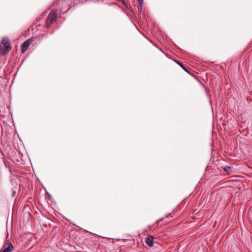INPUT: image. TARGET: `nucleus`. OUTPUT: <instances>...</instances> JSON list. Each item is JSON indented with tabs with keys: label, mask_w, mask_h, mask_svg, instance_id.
Returning a JSON list of instances; mask_svg holds the SVG:
<instances>
[{
	"label": "nucleus",
	"mask_w": 252,
	"mask_h": 252,
	"mask_svg": "<svg viewBox=\"0 0 252 252\" xmlns=\"http://www.w3.org/2000/svg\"><path fill=\"white\" fill-rule=\"evenodd\" d=\"M11 49L10 39L7 37H3L0 43V53L5 56L9 53Z\"/></svg>",
	"instance_id": "obj_1"
},
{
	"label": "nucleus",
	"mask_w": 252,
	"mask_h": 252,
	"mask_svg": "<svg viewBox=\"0 0 252 252\" xmlns=\"http://www.w3.org/2000/svg\"><path fill=\"white\" fill-rule=\"evenodd\" d=\"M57 11L56 10H53L50 12L45 21V23L47 27H49L54 21H56L57 19Z\"/></svg>",
	"instance_id": "obj_2"
},
{
	"label": "nucleus",
	"mask_w": 252,
	"mask_h": 252,
	"mask_svg": "<svg viewBox=\"0 0 252 252\" xmlns=\"http://www.w3.org/2000/svg\"><path fill=\"white\" fill-rule=\"evenodd\" d=\"M32 38H29L24 42L21 46L22 53H24L26 52V51L28 49L29 45L32 43Z\"/></svg>",
	"instance_id": "obj_3"
},
{
	"label": "nucleus",
	"mask_w": 252,
	"mask_h": 252,
	"mask_svg": "<svg viewBox=\"0 0 252 252\" xmlns=\"http://www.w3.org/2000/svg\"><path fill=\"white\" fill-rule=\"evenodd\" d=\"M14 247L11 243L3 245L0 252H11Z\"/></svg>",
	"instance_id": "obj_4"
},
{
	"label": "nucleus",
	"mask_w": 252,
	"mask_h": 252,
	"mask_svg": "<svg viewBox=\"0 0 252 252\" xmlns=\"http://www.w3.org/2000/svg\"><path fill=\"white\" fill-rule=\"evenodd\" d=\"M154 237L150 235L146 238L145 242L148 246L152 247L154 244Z\"/></svg>",
	"instance_id": "obj_5"
},
{
	"label": "nucleus",
	"mask_w": 252,
	"mask_h": 252,
	"mask_svg": "<svg viewBox=\"0 0 252 252\" xmlns=\"http://www.w3.org/2000/svg\"><path fill=\"white\" fill-rule=\"evenodd\" d=\"M223 169L227 173H230L232 171L231 167L228 165H225L223 167Z\"/></svg>",
	"instance_id": "obj_6"
},
{
	"label": "nucleus",
	"mask_w": 252,
	"mask_h": 252,
	"mask_svg": "<svg viewBox=\"0 0 252 252\" xmlns=\"http://www.w3.org/2000/svg\"><path fill=\"white\" fill-rule=\"evenodd\" d=\"M176 63H177L181 67H182L184 70H185L186 71L188 72V70L187 69V68L184 66V65L181 63L179 61H175Z\"/></svg>",
	"instance_id": "obj_7"
},
{
	"label": "nucleus",
	"mask_w": 252,
	"mask_h": 252,
	"mask_svg": "<svg viewBox=\"0 0 252 252\" xmlns=\"http://www.w3.org/2000/svg\"><path fill=\"white\" fill-rule=\"evenodd\" d=\"M139 5L140 7H142L143 4V0H137Z\"/></svg>",
	"instance_id": "obj_8"
}]
</instances>
